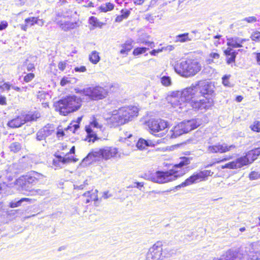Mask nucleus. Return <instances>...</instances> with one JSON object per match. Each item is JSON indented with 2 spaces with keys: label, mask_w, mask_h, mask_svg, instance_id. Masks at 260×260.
<instances>
[{
  "label": "nucleus",
  "mask_w": 260,
  "mask_h": 260,
  "mask_svg": "<svg viewBox=\"0 0 260 260\" xmlns=\"http://www.w3.org/2000/svg\"><path fill=\"white\" fill-rule=\"evenodd\" d=\"M214 92V86L211 83L206 81H200L195 85L187 87L182 91H176L171 93L168 97L171 104L184 105L185 102L195 96L209 97Z\"/></svg>",
  "instance_id": "obj_1"
},
{
  "label": "nucleus",
  "mask_w": 260,
  "mask_h": 260,
  "mask_svg": "<svg viewBox=\"0 0 260 260\" xmlns=\"http://www.w3.org/2000/svg\"><path fill=\"white\" fill-rule=\"evenodd\" d=\"M81 106L80 98L77 96H69L61 99L54 104L55 110L63 116L78 110Z\"/></svg>",
  "instance_id": "obj_2"
},
{
  "label": "nucleus",
  "mask_w": 260,
  "mask_h": 260,
  "mask_svg": "<svg viewBox=\"0 0 260 260\" xmlns=\"http://www.w3.org/2000/svg\"><path fill=\"white\" fill-rule=\"evenodd\" d=\"M118 153V149L113 147H105L103 148L96 149L89 153L87 156L83 159L81 165L85 167L90 164L95 159L96 157L108 160L111 158L116 157Z\"/></svg>",
  "instance_id": "obj_3"
},
{
  "label": "nucleus",
  "mask_w": 260,
  "mask_h": 260,
  "mask_svg": "<svg viewBox=\"0 0 260 260\" xmlns=\"http://www.w3.org/2000/svg\"><path fill=\"white\" fill-rule=\"evenodd\" d=\"M138 114V109L135 106L124 107L119 108L117 111H114L111 117L113 122L118 125L124 124L129 121L132 120Z\"/></svg>",
  "instance_id": "obj_4"
},
{
  "label": "nucleus",
  "mask_w": 260,
  "mask_h": 260,
  "mask_svg": "<svg viewBox=\"0 0 260 260\" xmlns=\"http://www.w3.org/2000/svg\"><path fill=\"white\" fill-rule=\"evenodd\" d=\"M174 69L178 74L187 77L196 74L201 70V67L198 61L188 59L177 63L174 67Z\"/></svg>",
  "instance_id": "obj_5"
},
{
  "label": "nucleus",
  "mask_w": 260,
  "mask_h": 260,
  "mask_svg": "<svg viewBox=\"0 0 260 260\" xmlns=\"http://www.w3.org/2000/svg\"><path fill=\"white\" fill-rule=\"evenodd\" d=\"M44 176L38 172L31 171L25 176L19 178L16 184L21 187V191H30L32 186L42 180Z\"/></svg>",
  "instance_id": "obj_6"
},
{
  "label": "nucleus",
  "mask_w": 260,
  "mask_h": 260,
  "mask_svg": "<svg viewBox=\"0 0 260 260\" xmlns=\"http://www.w3.org/2000/svg\"><path fill=\"white\" fill-rule=\"evenodd\" d=\"M201 124V121L199 119L184 120L175 126L170 131L169 135L171 138H176L197 128Z\"/></svg>",
  "instance_id": "obj_7"
},
{
  "label": "nucleus",
  "mask_w": 260,
  "mask_h": 260,
  "mask_svg": "<svg viewBox=\"0 0 260 260\" xmlns=\"http://www.w3.org/2000/svg\"><path fill=\"white\" fill-rule=\"evenodd\" d=\"M184 173H179L178 171H171L170 172L157 171L154 174H145L144 178L154 182L164 183L175 180L184 174Z\"/></svg>",
  "instance_id": "obj_8"
},
{
  "label": "nucleus",
  "mask_w": 260,
  "mask_h": 260,
  "mask_svg": "<svg viewBox=\"0 0 260 260\" xmlns=\"http://www.w3.org/2000/svg\"><path fill=\"white\" fill-rule=\"evenodd\" d=\"M191 106L195 110H207L211 108L213 105V100L211 97L207 96H195L189 101L185 102V104L183 106L181 105H175L171 104L174 108L179 107V108L182 109L187 105Z\"/></svg>",
  "instance_id": "obj_9"
},
{
  "label": "nucleus",
  "mask_w": 260,
  "mask_h": 260,
  "mask_svg": "<svg viewBox=\"0 0 260 260\" xmlns=\"http://www.w3.org/2000/svg\"><path fill=\"white\" fill-rule=\"evenodd\" d=\"M258 260L260 259V253L257 252L250 251L248 254L243 253L240 251L236 252L231 250L223 254L219 260Z\"/></svg>",
  "instance_id": "obj_10"
},
{
  "label": "nucleus",
  "mask_w": 260,
  "mask_h": 260,
  "mask_svg": "<svg viewBox=\"0 0 260 260\" xmlns=\"http://www.w3.org/2000/svg\"><path fill=\"white\" fill-rule=\"evenodd\" d=\"M210 170H204L200 172H196L193 174L192 175L190 176L185 181L182 182L180 185L176 186V188H180L181 187H185L193 183L198 182V181H202L209 176L213 174Z\"/></svg>",
  "instance_id": "obj_11"
},
{
  "label": "nucleus",
  "mask_w": 260,
  "mask_h": 260,
  "mask_svg": "<svg viewBox=\"0 0 260 260\" xmlns=\"http://www.w3.org/2000/svg\"><path fill=\"white\" fill-rule=\"evenodd\" d=\"M87 96L92 100H99L104 99L108 94L107 90L100 86L86 88Z\"/></svg>",
  "instance_id": "obj_12"
},
{
  "label": "nucleus",
  "mask_w": 260,
  "mask_h": 260,
  "mask_svg": "<svg viewBox=\"0 0 260 260\" xmlns=\"http://www.w3.org/2000/svg\"><path fill=\"white\" fill-rule=\"evenodd\" d=\"M103 125L100 123L98 119L93 117L90 122L88 126L85 127L86 132L87 134V138L86 140L88 142H94L96 139L98 137L95 133L93 131L92 128L102 129Z\"/></svg>",
  "instance_id": "obj_13"
},
{
  "label": "nucleus",
  "mask_w": 260,
  "mask_h": 260,
  "mask_svg": "<svg viewBox=\"0 0 260 260\" xmlns=\"http://www.w3.org/2000/svg\"><path fill=\"white\" fill-rule=\"evenodd\" d=\"M162 248L161 242H157L151 247L147 253V260H158L162 255Z\"/></svg>",
  "instance_id": "obj_14"
},
{
  "label": "nucleus",
  "mask_w": 260,
  "mask_h": 260,
  "mask_svg": "<svg viewBox=\"0 0 260 260\" xmlns=\"http://www.w3.org/2000/svg\"><path fill=\"white\" fill-rule=\"evenodd\" d=\"M148 126L153 133L164 130L168 126V122L162 119H150L148 122Z\"/></svg>",
  "instance_id": "obj_15"
},
{
  "label": "nucleus",
  "mask_w": 260,
  "mask_h": 260,
  "mask_svg": "<svg viewBox=\"0 0 260 260\" xmlns=\"http://www.w3.org/2000/svg\"><path fill=\"white\" fill-rule=\"evenodd\" d=\"M235 147V146L233 145L229 146L226 144L210 145L207 147V152L209 153H224L231 150Z\"/></svg>",
  "instance_id": "obj_16"
},
{
  "label": "nucleus",
  "mask_w": 260,
  "mask_h": 260,
  "mask_svg": "<svg viewBox=\"0 0 260 260\" xmlns=\"http://www.w3.org/2000/svg\"><path fill=\"white\" fill-rule=\"evenodd\" d=\"M247 162L244 157H239L235 161L229 162L221 166L222 169H235L240 168L245 166V162Z\"/></svg>",
  "instance_id": "obj_17"
},
{
  "label": "nucleus",
  "mask_w": 260,
  "mask_h": 260,
  "mask_svg": "<svg viewBox=\"0 0 260 260\" xmlns=\"http://www.w3.org/2000/svg\"><path fill=\"white\" fill-rule=\"evenodd\" d=\"M260 155V147L255 148L248 151L246 155L241 157H244L247 162H245V166L253 162L258 156Z\"/></svg>",
  "instance_id": "obj_18"
},
{
  "label": "nucleus",
  "mask_w": 260,
  "mask_h": 260,
  "mask_svg": "<svg viewBox=\"0 0 260 260\" xmlns=\"http://www.w3.org/2000/svg\"><path fill=\"white\" fill-rule=\"evenodd\" d=\"M24 123H25V121L23 116H20L9 121L8 125L12 128H17L21 126Z\"/></svg>",
  "instance_id": "obj_19"
},
{
  "label": "nucleus",
  "mask_w": 260,
  "mask_h": 260,
  "mask_svg": "<svg viewBox=\"0 0 260 260\" xmlns=\"http://www.w3.org/2000/svg\"><path fill=\"white\" fill-rule=\"evenodd\" d=\"M57 24L59 25L60 27L64 31H68L70 29H74L77 26V22H73L70 21H58Z\"/></svg>",
  "instance_id": "obj_20"
},
{
  "label": "nucleus",
  "mask_w": 260,
  "mask_h": 260,
  "mask_svg": "<svg viewBox=\"0 0 260 260\" xmlns=\"http://www.w3.org/2000/svg\"><path fill=\"white\" fill-rule=\"evenodd\" d=\"M245 40L239 38H232L228 39L227 45L233 48L242 47V44Z\"/></svg>",
  "instance_id": "obj_21"
},
{
  "label": "nucleus",
  "mask_w": 260,
  "mask_h": 260,
  "mask_svg": "<svg viewBox=\"0 0 260 260\" xmlns=\"http://www.w3.org/2000/svg\"><path fill=\"white\" fill-rule=\"evenodd\" d=\"M98 191L97 189L94 190H92L91 191H88L85 192L83 196L87 197L85 201V203L88 204L90 203L91 201H97L98 200Z\"/></svg>",
  "instance_id": "obj_22"
},
{
  "label": "nucleus",
  "mask_w": 260,
  "mask_h": 260,
  "mask_svg": "<svg viewBox=\"0 0 260 260\" xmlns=\"http://www.w3.org/2000/svg\"><path fill=\"white\" fill-rule=\"evenodd\" d=\"M154 144L151 140H146L142 138H140L137 143V147L140 150L145 149L148 146H153Z\"/></svg>",
  "instance_id": "obj_23"
},
{
  "label": "nucleus",
  "mask_w": 260,
  "mask_h": 260,
  "mask_svg": "<svg viewBox=\"0 0 260 260\" xmlns=\"http://www.w3.org/2000/svg\"><path fill=\"white\" fill-rule=\"evenodd\" d=\"M133 41L132 40H127L125 42V43L121 45L122 49L120 50V52L122 54L127 55L128 52L131 50L133 48Z\"/></svg>",
  "instance_id": "obj_24"
},
{
  "label": "nucleus",
  "mask_w": 260,
  "mask_h": 260,
  "mask_svg": "<svg viewBox=\"0 0 260 260\" xmlns=\"http://www.w3.org/2000/svg\"><path fill=\"white\" fill-rule=\"evenodd\" d=\"M41 114L38 112H34L33 113H30L23 116L24 119H25V123L28 121H35L40 118Z\"/></svg>",
  "instance_id": "obj_25"
},
{
  "label": "nucleus",
  "mask_w": 260,
  "mask_h": 260,
  "mask_svg": "<svg viewBox=\"0 0 260 260\" xmlns=\"http://www.w3.org/2000/svg\"><path fill=\"white\" fill-rule=\"evenodd\" d=\"M175 42L184 43L191 41V39L189 37L188 33H184L179 34L175 37Z\"/></svg>",
  "instance_id": "obj_26"
},
{
  "label": "nucleus",
  "mask_w": 260,
  "mask_h": 260,
  "mask_svg": "<svg viewBox=\"0 0 260 260\" xmlns=\"http://www.w3.org/2000/svg\"><path fill=\"white\" fill-rule=\"evenodd\" d=\"M89 60L93 64H97L100 60L99 53L96 51H92L89 55Z\"/></svg>",
  "instance_id": "obj_27"
},
{
  "label": "nucleus",
  "mask_w": 260,
  "mask_h": 260,
  "mask_svg": "<svg viewBox=\"0 0 260 260\" xmlns=\"http://www.w3.org/2000/svg\"><path fill=\"white\" fill-rule=\"evenodd\" d=\"M191 157H182L180 158V161L178 164L175 165L176 168H181L184 166L187 165L190 163Z\"/></svg>",
  "instance_id": "obj_28"
},
{
  "label": "nucleus",
  "mask_w": 260,
  "mask_h": 260,
  "mask_svg": "<svg viewBox=\"0 0 260 260\" xmlns=\"http://www.w3.org/2000/svg\"><path fill=\"white\" fill-rule=\"evenodd\" d=\"M21 144L17 142H13L9 146L10 151L15 153L18 152L21 149Z\"/></svg>",
  "instance_id": "obj_29"
},
{
  "label": "nucleus",
  "mask_w": 260,
  "mask_h": 260,
  "mask_svg": "<svg viewBox=\"0 0 260 260\" xmlns=\"http://www.w3.org/2000/svg\"><path fill=\"white\" fill-rule=\"evenodd\" d=\"M30 201H31V199H29L28 198H21L20 200H19L17 201H14V202H11L10 203V207L15 208V207H19L21 205V204L23 202H24V201L30 202Z\"/></svg>",
  "instance_id": "obj_30"
},
{
  "label": "nucleus",
  "mask_w": 260,
  "mask_h": 260,
  "mask_svg": "<svg viewBox=\"0 0 260 260\" xmlns=\"http://www.w3.org/2000/svg\"><path fill=\"white\" fill-rule=\"evenodd\" d=\"M161 84L165 86H169L172 84L171 78L168 76L164 75L160 78Z\"/></svg>",
  "instance_id": "obj_31"
},
{
  "label": "nucleus",
  "mask_w": 260,
  "mask_h": 260,
  "mask_svg": "<svg viewBox=\"0 0 260 260\" xmlns=\"http://www.w3.org/2000/svg\"><path fill=\"white\" fill-rule=\"evenodd\" d=\"M29 192H32V194L39 195V196H46L49 194V191L47 190H43L41 189H32Z\"/></svg>",
  "instance_id": "obj_32"
},
{
  "label": "nucleus",
  "mask_w": 260,
  "mask_h": 260,
  "mask_svg": "<svg viewBox=\"0 0 260 260\" xmlns=\"http://www.w3.org/2000/svg\"><path fill=\"white\" fill-rule=\"evenodd\" d=\"M250 129L255 132H260V121H255L250 126Z\"/></svg>",
  "instance_id": "obj_33"
},
{
  "label": "nucleus",
  "mask_w": 260,
  "mask_h": 260,
  "mask_svg": "<svg viewBox=\"0 0 260 260\" xmlns=\"http://www.w3.org/2000/svg\"><path fill=\"white\" fill-rule=\"evenodd\" d=\"M147 50H148V48L146 47H138L134 50L133 54L138 55L145 53Z\"/></svg>",
  "instance_id": "obj_34"
},
{
  "label": "nucleus",
  "mask_w": 260,
  "mask_h": 260,
  "mask_svg": "<svg viewBox=\"0 0 260 260\" xmlns=\"http://www.w3.org/2000/svg\"><path fill=\"white\" fill-rule=\"evenodd\" d=\"M42 130L44 132L45 136H46V138L50 136L53 132V129H51V126L50 125L44 126L42 128Z\"/></svg>",
  "instance_id": "obj_35"
},
{
  "label": "nucleus",
  "mask_w": 260,
  "mask_h": 260,
  "mask_svg": "<svg viewBox=\"0 0 260 260\" xmlns=\"http://www.w3.org/2000/svg\"><path fill=\"white\" fill-rule=\"evenodd\" d=\"M232 47H229L226 49L224 51V53L226 56H229L231 55L234 54L237 55L238 51H234L231 48Z\"/></svg>",
  "instance_id": "obj_36"
},
{
  "label": "nucleus",
  "mask_w": 260,
  "mask_h": 260,
  "mask_svg": "<svg viewBox=\"0 0 260 260\" xmlns=\"http://www.w3.org/2000/svg\"><path fill=\"white\" fill-rule=\"evenodd\" d=\"M230 75H224L222 78V83L224 86L226 87H231V84L229 81Z\"/></svg>",
  "instance_id": "obj_37"
},
{
  "label": "nucleus",
  "mask_w": 260,
  "mask_h": 260,
  "mask_svg": "<svg viewBox=\"0 0 260 260\" xmlns=\"http://www.w3.org/2000/svg\"><path fill=\"white\" fill-rule=\"evenodd\" d=\"M89 22L90 24L93 26L96 27L99 26V21L96 17L91 16L89 18Z\"/></svg>",
  "instance_id": "obj_38"
},
{
  "label": "nucleus",
  "mask_w": 260,
  "mask_h": 260,
  "mask_svg": "<svg viewBox=\"0 0 260 260\" xmlns=\"http://www.w3.org/2000/svg\"><path fill=\"white\" fill-rule=\"evenodd\" d=\"M46 138V136H45L44 132L42 130V129H40L37 133V139L38 141H42L45 140Z\"/></svg>",
  "instance_id": "obj_39"
},
{
  "label": "nucleus",
  "mask_w": 260,
  "mask_h": 260,
  "mask_svg": "<svg viewBox=\"0 0 260 260\" xmlns=\"http://www.w3.org/2000/svg\"><path fill=\"white\" fill-rule=\"evenodd\" d=\"M236 56L237 55H235L234 53V54L231 55L229 56H226V63L228 64H230L232 62H235Z\"/></svg>",
  "instance_id": "obj_40"
},
{
  "label": "nucleus",
  "mask_w": 260,
  "mask_h": 260,
  "mask_svg": "<svg viewBox=\"0 0 260 260\" xmlns=\"http://www.w3.org/2000/svg\"><path fill=\"white\" fill-rule=\"evenodd\" d=\"M242 21H245L249 23H253L257 21V19L255 16H250L245 18Z\"/></svg>",
  "instance_id": "obj_41"
},
{
  "label": "nucleus",
  "mask_w": 260,
  "mask_h": 260,
  "mask_svg": "<svg viewBox=\"0 0 260 260\" xmlns=\"http://www.w3.org/2000/svg\"><path fill=\"white\" fill-rule=\"evenodd\" d=\"M260 174L255 171L251 172L249 174V178L250 180H255L259 178Z\"/></svg>",
  "instance_id": "obj_42"
},
{
  "label": "nucleus",
  "mask_w": 260,
  "mask_h": 260,
  "mask_svg": "<svg viewBox=\"0 0 260 260\" xmlns=\"http://www.w3.org/2000/svg\"><path fill=\"white\" fill-rule=\"evenodd\" d=\"M36 18V17H30V18H26L25 20V23L28 24V25L32 26L34 24H35Z\"/></svg>",
  "instance_id": "obj_43"
},
{
  "label": "nucleus",
  "mask_w": 260,
  "mask_h": 260,
  "mask_svg": "<svg viewBox=\"0 0 260 260\" xmlns=\"http://www.w3.org/2000/svg\"><path fill=\"white\" fill-rule=\"evenodd\" d=\"M74 90L76 93H79L83 95L87 96V94L86 93V88L83 89H80L79 88H75Z\"/></svg>",
  "instance_id": "obj_44"
},
{
  "label": "nucleus",
  "mask_w": 260,
  "mask_h": 260,
  "mask_svg": "<svg viewBox=\"0 0 260 260\" xmlns=\"http://www.w3.org/2000/svg\"><path fill=\"white\" fill-rule=\"evenodd\" d=\"M35 77V75L33 73H29L24 77V81L26 82H28L32 80Z\"/></svg>",
  "instance_id": "obj_45"
},
{
  "label": "nucleus",
  "mask_w": 260,
  "mask_h": 260,
  "mask_svg": "<svg viewBox=\"0 0 260 260\" xmlns=\"http://www.w3.org/2000/svg\"><path fill=\"white\" fill-rule=\"evenodd\" d=\"M8 211L4 207L3 203L0 202V216L5 215L8 214Z\"/></svg>",
  "instance_id": "obj_46"
},
{
  "label": "nucleus",
  "mask_w": 260,
  "mask_h": 260,
  "mask_svg": "<svg viewBox=\"0 0 260 260\" xmlns=\"http://www.w3.org/2000/svg\"><path fill=\"white\" fill-rule=\"evenodd\" d=\"M219 54L217 53H211L210 54V57L211 58V59H209V62L210 63V61H213V59H218L219 58Z\"/></svg>",
  "instance_id": "obj_47"
},
{
  "label": "nucleus",
  "mask_w": 260,
  "mask_h": 260,
  "mask_svg": "<svg viewBox=\"0 0 260 260\" xmlns=\"http://www.w3.org/2000/svg\"><path fill=\"white\" fill-rule=\"evenodd\" d=\"M11 88V84H10L9 82H5L3 86L1 87V90H9Z\"/></svg>",
  "instance_id": "obj_48"
},
{
  "label": "nucleus",
  "mask_w": 260,
  "mask_h": 260,
  "mask_svg": "<svg viewBox=\"0 0 260 260\" xmlns=\"http://www.w3.org/2000/svg\"><path fill=\"white\" fill-rule=\"evenodd\" d=\"M87 185H88V182L87 180H86L84 181L82 184H81L80 185H74V188L78 189H83Z\"/></svg>",
  "instance_id": "obj_49"
},
{
  "label": "nucleus",
  "mask_w": 260,
  "mask_h": 260,
  "mask_svg": "<svg viewBox=\"0 0 260 260\" xmlns=\"http://www.w3.org/2000/svg\"><path fill=\"white\" fill-rule=\"evenodd\" d=\"M121 15L122 16L123 18L124 19H126L130 14V11L129 10H124L122 9L121 11Z\"/></svg>",
  "instance_id": "obj_50"
},
{
  "label": "nucleus",
  "mask_w": 260,
  "mask_h": 260,
  "mask_svg": "<svg viewBox=\"0 0 260 260\" xmlns=\"http://www.w3.org/2000/svg\"><path fill=\"white\" fill-rule=\"evenodd\" d=\"M260 38V32L259 31H255L253 33L251 36V39L252 40L255 41L257 39Z\"/></svg>",
  "instance_id": "obj_51"
},
{
  "label": "nucleus",
  "mask_w": 260,
  "mask_h": 260,
  "mask_svg": "<svg viewBox=\"0 0 260 260\" xmlns=\"http://www.w3.org/2000/svg\"><path fill=\"white\" fill-rule=\"evenodd\" d=\"M74 70L76 72H84L86 71V69L84 66H81L80 67H76Z\"/></svg>",
  "instance_id": "obj_52"
},
{
  "label": "nucleus",
  "mask_w": 260,
  "mask_h": 260,
  "mask_svg": "<svg viewBox=\"0 0 260 260\" xmlns=\"http://www.w3.org/2000/svg\"><path fill=\"white\" fill-rule=\"evenodd\" d=\"M174 48H175V47L173 45H168L166 47H162L161 49H162V51L165 50V51H168L170 52V51L174 50Z\"/></svg>",
  "instance_id": "obj_53"
},
{
  "label": "nucleus",
  "mask_w": 260,
  "mask_h": 260,
  "mask_svg": "<svg viewBox=\"0 0 260 260\" xmlns=\"http://www.w3.org/2000/svg\"><path fill=\"white\" fill-rule=\"evenodd\" d=\"M71 159L70 158V157H61L60 158V161H61L63 164H66L70 162Z\"/></svg>",
  "instance_id": "obj_54"
},
{
  "label": "nucleus",
  "mask_w": 260,
  "mask_h": 260,
  "mask_svg": "<svg viewBox=\"0 0 260 260\" xmlns=\"http://www.w3.org/2000/svg\"><path fill=\"white\" fill-rule=\"evenodd\" d=\"M8 26V23L6 21H3L0 23V30L5 29Z\"/></svg>",
  "instance_id": "obj_55"
},
{
  "label": "nucleus",
  "mask_w": 260,
  "mask_h": 260,
  "mask_svg": "<svg viewBox=\"0 0 260 260\" xmlns=\"http://www.w3.org/2000/svg\"><path fill=\"white\" fill-rule=\"evenodd\" d=\"M142 43L150 48H153L154 47V43L153 42L150 41H143Z\"/></svg>",
  "instance_id": "obj_56"
},
{
  "label": "nucleus",
  "mask_w": 260,
  "mask_h": 260,
  "mask_svg": "<svg viewBox=\"0 0 260 260\" xmlns=\"http://www.w3.org/2000/svg\"><path fill=\"white\" fill-rule=\"evenodd\" d=\"M0 105H6V98L5 96H2L0 95Z\"/></svg>",
  "instance_id": "obj_57"
},
{
  "label": "nucleus",
  "mask_w": 260,
  "mask_h": 260,
  "mask_svg": "<svg viewBox=\"0 0 260 260\" xmlns=\"http://www.w3.org/2000/svg\"><path fill=\"white\" fill-rule=\"evenodd\" d=\"M66 67V63L65 62H60L58 63V68L61 71H63Z\"/></svg>",
  "instance_id": "obj_58"
},
{
  "label": "nucleus",
  "mask_w": 260,
  "mask_h": 260,
  "mask_svg": "<svg viewBox=\"0 0 260 260\" xmlns=\"http://www.w3.org/2000/svg\"><path fill=\"white\" fill-rule=\"evenodd\" d=\"M79 128V124H75L73 126H68V129H73V128H74V133H75L77 129H78Z\"/></svg>",
  "instance_id": "obj_59"
},
{
  "label": "nucleus",
  "mask_w": 260,
  "mask_h": 260,
  "mask_svg": "<svg viewBox=\"0 0 260 260\" xmlns=\"http://www.w3.org/2000/svg\"><path fill=\"white\" fill-rule=\"evenodd\" d=\"M57 137L59 138L64 135V132L62 129H58L56 133Z\"/></svg>",
  "instance_id": "obj_60"
},
{
  "label": "nucleus",
  "mask_w": 260,
  "mask_h": 260,
  "mask_svg": "<svg viewBox=\"0 0 260 260\" xmlns=\"http://www.w3.org/2000/svg\"><path fill=\"white\" fill-rule=\"evenodd\" d=\"M69 82L68 78H63L60 81V85L64 86Z\"/></svg>",
  "instance_id": "obj_61"
},
{
  "label": "nucleus",
  "mask_w": 260,
  "mask_h": 260,
  "mask_svg": "<svg viewBox=\"0 0 260 260\" xmlns=\"http://www.w3.org/2000/svg\"><path fill=\"white\" fill-rule=\"evenodd\" d=\"M162 52V49L161 48V49H157V50H155V49H154V50H152L150 52V53L152 55H154L155 56L157 53H159V52Z\"/></svg>",
  "instance_id": "obj_62"
},
{
  "label": "nucleus",
  "mask_w": 260,
  "mask_h": 260,
  "mask_svg": "<svg viewBox=\"0 0 260 260\" xmlns=\"http://www.w3.org/2000/svg\"><path fill=\"white\" fill-rule=\"evenodd\" d=\"M105 5L107 7V9H108V11H111L114 8V5L112 3H107Z\"/></svg>",
  "instance_id": "obj_63"
},
{
  "label": "nucleus",
  "mask_w": 260,
  "mask_h": 260,
  "mask_svg": "<svg viewBox=\"0 0 260 260\" xmlns=\"http://www.w3.org/2000/svg\"><path fill=\"white\" fill-rule=\"evenodd\" d=\"M256 55L255 58L257 61V63L258 65L260 66V53H254Z\"/></svg>",
  "instance_id": "obj_64"
}]
</instances>
